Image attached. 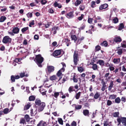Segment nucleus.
<instances>
[{
	"label": "nucleus",
	"mask_w": 126,
	"mask_h": 126,
	"mask_svg": "<svg viewBox=\"0 0 126 126\" xmlns=\"http://www.w3.org/2000/svg\"><path fill=\"white\" fill-rule=\"evenodd\" d=\"M72 106L73 107H75V109L77 110L80 109H81L82 108V106L80 105H76L75 104H73Z\"/></svg>",
	"instance_id": "15"
},
{
	"label": "nucleus",
	"mask_w": 126,
	"mask_h": 126,
	"mask_svg": "<svg viewBox=\"0 0 126 126\" xmlns=\"http://www.w3.org/2000/svg\"><path fill=\"white\" fill-rule=\"evenodd\" d=\"M93 19L90 18H88V23L91 24L92 23Z\"/></svg>",
	"instance_id": "52"
},
{
	"label": "nucleus",
	"mask_w": 126,
	"mask_h": 126,
	"mask_svg": "<svg viewBox=\"0 0 126 126\" xmlns=\"http://www.w3.org/2000/svg\"><path fill=\"white\" fill-rule=\"evenodd\" d=\"M97 64H99L101 66H103L104 65V61L102 60H98L97 62Z\"/></svg>",
	"instance_id": "18"
},
{
	"label": "nucleus",
	"mask_w": 126,
	"mask_h": 126,
	"mask_svg": "<svg viewBox=\"0 0 126 126\" xmlns=\"http://www.w3.org/2000/svg\"><path fill=\"white\" fill-rule=\"evenodd\" d=\"M91 7L92 8H94L96 7V2L94 1H92L91 3Z\"/></svg>",
	"instance_id": "26"
},
{
	"label": "nucleus",
	"mask_w": 126,
	"mask_h": 126,
	"mask_svg": "<svg viewBox=\"0 0 126 126\" xmlns=\"http://www.w3.org/2000/svg\"><path fill=\"white\" fill-rule=\"evenodd\" d=\"M117 53L119 55H121L122 53V49L120 48L118 49Z\"/></svg>",
	"instance_id": "40"
},
{
	"label": "nucleus",
	"mask_w": 126,
	"mask_h": 126,
	"mask_svg": "<svg viewBox=\"0 0 126 126\" xmlns=\"http://www.w3.org/2000/svg\"><path fill=\"white\" fill-rule=\"evenodd\" d=\"M83 113L85 116H89V111L87 110H83Z\"/></svg>",
	"instance_id": "16"
},
{
	"label": "nucleus",
	"mask_w": 126,
	"mask_h": 126,
	"mask_svg": "<svg viewBox=\"0 0 126 126\" xmlns=\"http://www.w3.org/2000/svg\"><path fill=\"white\" fill-rule=\"evenodd\" d=\"M121 101V99L119 97L117 98L116 99H115V103H119Z\"/></svg>",
	"instance_id": "31"
},
{
	"label": "nucleus",
	"mask_w": 126,
	"mask_h": 126,
	"mask_svg": "<svg viewBox=\"0 0 126 126\" xmlns=\"http://www.w3.org/2000/svg\"><path fill=\"white\" fill-rule=\"evenodd\" d=\"M48 12L51 13H53L54 12L52 8L49 9L48 10Z\"/></svg>",
	"instance_id": "57"
},
{
	"label": "nucleus",
	"mask_w": 126,
	"mask_h": 126,
	"mask_svg": "<svg viewBox=\"0 0 126 126\" xmlns=\"http://www.w3.org/2000/svg\"><path fill=\"white\" fill-rule=\"evenodd\" d=\"M25 122V120H24V119H23V118H22V119H21V120H20V123H22V124H24Z\"/></svg>",
	"instance_id": "56"
},
{
	"label": "nucleus",
	"mask_w": 126,
	"mask_h": 126,
	"mask_svg": "<svg viewBox=\"0 0 126 126\" xmlns=\"http://www.w3.org/2000/svg\"><path fill=\"white\" fill-rule=\"evenodd\" d=\"M19 31V29L17 27H16L13 28L12 32L14 34L18 33Z\"/></svg>",
	"instance_id": "20"
},
{
	"label": "nucleus",
	"mask_w": 126,
	"mask_h": 126,
	"mask_svg": "<svg viewBox=\"0 0 126 126\" xmlns=\"http://www.w3.org/2000/svg\"><path fill=\"white\" fill-rule=\"evenodd\" d=\"M106 87V85L105 84V83H104L103 84V86L102 87L101 89V90L102 91H104V90L105 89Z\"/></svg>",
	"instance_id": "51"
},
{
	"label": "nucleus",
	"mask_w": 126,
	"mask_h": 126,
	"mask_svg": "<svg viewBox=\"0 0 126 126\" xmlns=\"http://www.w3.org/2000/svg\"><path fill=\"white\" fill-rule=\"evenodd\" d=\"M73 87L72 86H71L69 87L68 89V91L70 93H71L73 91Z\"/></svg>",
	"instance_id": "50"
},
{
	"label": "nucleus",
	"mask_w": 126,
	"mask_h": 126,
	"mask_svg": "<svg viewBox=\"0 0 126 126\" xmlns=\"http://www.w3.org/2000/svg\"><path fill=\"white\" fill-rule=\"evenodd\" d=\"M61 51L60 50H55L53 53V56L55 57L61 55Z\"/></svg>",
	"instance_id": "5"
},
{
	"label": "nucleus",
	"mask_w": 126,
	"mask_h": 126,
	"mask_svg": "<svg viewBox=\"0 0 126 126\" xmlns=\"http://www.w3.org/2000/svg\"><path fill=\"white\" fill-rule=\"evenodd\" d=\"M96 18L97 21V22H102L103 21L102 20L100 16H97Z\"/></svg>",
	"instance_id": "30"
},
{
	"label": "nucleus",
	"mask_w": 126,
	"mask_h": 126,
	"mask_svg": "<svg viewBox=\"0 0 126 126\" xmlns=\"http://www.w3.org/2000/svg\"><path fill=\"white\" fill-rule=\"evenodd\" d=\"M73 58L74 64L76 65L78 63V62L79 61L78 53L77 51H75L74 52Z\"/></svg>",
	"instance_id": "3"
},
{
	"label": "nucleus",
	"mask_w": 126,
	"mask_h": 126,
	"mask_svg": "<svg viewBox=\"0 0 126 126\" xmlns=\"http://www.w3.org/2000/svg\"><path fill=\"white\" fill-rule=\"evenodd\" d=\"M34 25V21L33 20H32L30 22L29 26L30 27H31L32 26Z\"/></svg>",
	"instance_id": "43"
},
{
	"label": "nucleus",
	"mask_w": 126,
	"mask_h": 126,
	"mask_svg": "<svg viewBox=\"0 0 126 126\" xmlns=\"http://www.w3.org/2000/svg\"><path fill=\"white\" fill-rule=\"evenodd\" d=\"M45 106V103H42L39 105L38 111H42L44 109Z\"/></svg>",
	"instance_id": "6"
},
{
	"label": "nucleus",
	"mask_w": 126,
	"mask_h": 126,
	"mask_svg": "<svg viewBox=\"0 0 126 126\" xmlns=\"http://www.w3.org/2000/svg\"><path fill=\"white\" fill-rule=\"evenodd\" d=\"M114 85L113 81H110V85L108 87V90L109 91H111L112 87H113Z\"/></svg>",
	"instance_id": "19"
},
{
	"label": "nucleus",
	"mask_w": 126,
	"mask_h": 126,
	"mask_svg": "<svg viewBox=\"0 0 126 126\" xmlns=\"http://www.w3.org/2000/svg\"><path fill=\"white\" fill-rule=\"evenodd\" d=\"M121 100L122 101L125 102L126 101V98L124 97H123L121 98Z\"/></svg>",
	"instance_id": "62"
},
{
	"label": "nucleus",
	"mask_w": 126,
	"mask_h": 126,
	"mask_svg": "<svg viewBox=\"0 0 126 126\" xmlns=\"http://www.w3.org/2000/svg\"><path fill=\"white\" fill-rule=\"evenodd\" d=\"M48 72L50 73L52 72L54 70V67L52 66H48L47 67Z\"/></svg>",
	"instance_id": "8"
},
{
	"label": "nucleus",
	"mask_w": 126,
	"mask_h": 126,
	"mask_svg": "<svg viewBox=\"0 0 126 126\" xmlns=\"http://www.w3.org/2000/svg\"><path fill=\"white\" fill-rule=\"evenodd\" d=\"M46 125L47 124L46 122L42 120H41L37 124V126H46Z\"/></svg>",
	"instance_id": "10"
},
{
	"label": "nucleus",
	"mask_w": 126,
	"mask_h": 126,
	"mask_svg": "<svg viewBox=\"0 0 126 126\" xmlns=\"http://www.w3.org/2000/svg\"><path fill=\"white\" fill-rule=\"evenodd\" d=\"M122 41L121 38L120 36H116L114 39V41L116 43H118Z\"/></svg>",
	"instance_id": "7"
},
{
	"label": "nucleus",
	"mask_w": 126,
	"mask_h": 126,
	"mask_svg": "<svg viewBox=\"0 0 126 126\" xmlns=\"http://www.w3.org/2000/svg\"><path fill=\"white\" fill-rule=\"evenodd\" d=\"M82 2V0H76L74 4L76 6H77L81 3Z\"/></svg>",
	"instance_id": "11"
},
{
	"label": "nucleus",
	"mask_w": 126,
	"mask_h": 126,
	"mask_svg": "<svg viewBox=\"0 0 126 126\" xmlns=\"http://www.w3.org/2000/svg\"><path fill=\"white\" fill-rule=\"evenodd\" d=\"M118 19L116 17L113 18L112 19V22L114 23H116L118 22Z\"/></svg>",
	"instance_id": "27"
},
{
	"label": "nucleus",
	"mask_w": 126,
	"mask_h": 126,
	"mask_svg": "<svg viewBox=\"0 0 126 126\" xmlns=\"http://www.w3.org/2000/svg\"><path fill=\"white\" fill-rule=\"evenodd\" d=\"M63 65V67L60 70H59L57 72L56 75L59 78V79L57 80V81H59L62 78V72H64V68L66 66L65 64L63 63H61Z\"/></svg>",
	"instance_id": "2"
},
{
	"label": "nucleus",
	"mask_w": 126,
	"mask_h": 126,
	"mask_svg": "<svg viewBox=\"0 0 126 126\" xmlns=\"http://www.w3.org/2000/svg\"><path fill=\"white\" fill-rule=\"evenodd\" d=\"M59 28L58 27H54L52 28L51 32L52 33H53L54 34H55L56 33V30H59Z\"/></svg>",
	"instance_id": "12"
},
{
	"label": "nucleus",
	"mask_w": 126,
	"mask_h": 126,
	"mask_svg": "<svg viewBox=\"0 0 126 126\" xmlns=\"http://www.w3.org/2000/svg\"><path fill=\"white\" fill-rule=\"evenodd\" d=\"M42 103L39 99H36L35 101V103L36 105H40Z\"/></svg>",
	"instance_id": "25"
},
{
	"label": "nucleus",
	"mask_w": 126,
	"mask_h": 126,
	"mask_svg": "<svg viewBox=\"0 0 126 126\" xmlns=\"http://www.w3.org/2000/svg\"><path fill=\"white\" fill-rule=\"evenodd\" d=\"M26 15L28 18H31L32 16V13H29L26 14Z\"/></svg>",
	"instance_id": "48"
},
{
	"label": "nucleus",
	"mask_w": 126,
	"mask_h": 126,
	"mask_svg": "<svg viewBox=\"0 0 126 126\" xmlns=\"http://www.w3.org/2000/svg\"><path fill=\"white\" fill-rule=\"evenodd\" d=\"M28 29V27H25L22 28L21 30V31L22 32H24Z\"/></svg>",
	"instance_id": "49"
},
{
	"label": "nucleus",
	"mask_w": 126,
	"mask_h": 126,
	"mask_svg": "<svg viewBox=\"0 0 126 126\" xmlns=\"http://www.w3.org/2000/svg\"><path fill=\"white\" fill-rule=\"evenodd\" d=\"M73 80L74 82H77L78 81L77 79L75 78V76H74L73 78Z\"/></svg>",
	"instance_id": "63"
},
{
	"label": "nucleus",
	"mask_w": 126,
	"mask_h": 126,
	"mask_svg": "<svg viewBox=\"0 0 126 126\" xmlns=\"http://www.w3.org/2000/svg\"><path fill=\"white\" fill-rule=\"evenodd\" d=\"M101 45L102 46L106 47L108 45V43L107 41H104L101 44Z\"/></svg>",
	"instance_id": "32"
},
{
	"label": "nucleus",
	"mask_w": 126,
	"mask_h": 126,
	"mask_svg": "<svg viewBox=\"0 0 126 126\" xmlns=\"http://www.w3.org/2000/svg\"><path fill=\"white\" fill-rule=\"evenodd\" d=\"M35 97L34 96L32 95L30 96L29 98V100L30 101H33L35 99Z\"/></svg>",
	"instance_id": "41"
},
{
	"label": "nucleus",
	"mask_w": 126,
	"mask_h": 126,
	"mask_svg": "<svg viewBox=\"0 0 126 126\" xmlns=\"http://www.w3.org/2000/svg\"><path fill=\"white\" fill-rule=\"evenodd\" d=\"M84 16L83 14H81L80 16L78 18V19L79 20H81Z\"/></svg>",
	"instance_id": "55"
},
{
	"label": "nucleus",
	"mask_w": 126,
	"mask_h": 126,
	"mask_svg": "<svg viewBox=\"0 0 126 126\" xmlns=\"http://www.w3.org/2000/svg\"><path fill=\"white\" fill-rule=\"evenodd\" d=\"M11 41V39L8 36L4 37L2 40L3 42L5 43L10 42Z\"/></svg>",
	"instance_id": "4"
},
{
	"label": "nucleus",
	"mask_w": 126,
	"mask_h": 126,
	"mask_svg": "<svg viewBox=\"0 0 126 126\" xmlns=\"http://www.w3.org/2000/svg\"><path fill=\"white\" fill-rule=\"evenodd\" d=\"M59 92H55L54 94H52L53 96H54L55 98H57L58 96L59 95Z\"/></svg>",
	"instance_id": "29"
},
{
	"label": "nucleus",
	"mask_w": 126,
	"mask_h": 126,
	"mask_svg": "<svg viewBox=\"0 0 126 126\" xmlns=\"http://www.w3.org/2000/svg\"><path fill=\"white\" fill-rule=\"evenodd\" d=\"M25 119L27 121H29L30 118L29 116L28 115L26 114L25 116Z\"/></svg>",
	"instance_id": "45"
},
{
	"label": "nucleus",
	"mask_w": 126,
	"mask_h": 126,
	"mask_svg": "<svg viewBox=\"0 0 126 126\" xmlns=\"http://www.w3.org/2000/svg\"><path fill=\"white\" fill-rule=\"evenodd\" d=\"M31 106L30 104H28L25 105L24 107V110H28Z\"/></svg>",
	"instance_id": "33"
},
{
	"label": "nucleus",
	"mask_w": 126,
	"mask_h": 126,
	"mask_svg": "<svg viewBox=\"0 0 126 126\" xmlns=\"http://www.w3.org/2000/svg\"><path fill=\"white\" fill-rule=\"evenodd\" d=\"M12 108H11L10 110L8 108H6L3 110V112L4 114H7L11 111L12 109Z\"/></svg>",
	"instance_id": "23"
},
{
	"label": "nucleus",
	"mask_w": 126,
	"mask_h": 126,
	"mask_svg": "<svg viewBox=\"0 0 126 126\" xmlns=\"http://www.w3.org/2000/svg\"><path fill=\"white\" fill-rule=\"evenodd\" d=\"M84 36H81L77 40V42L76 44L77 45L79 44L80 43L81 41L84 40Z\"/></svg>",
	"instance_id": "13"
},
{
	"label": "nucleus",
	"mask_w": 126,
	"mask_h": 126,
	"mask_svg": "<svg viewBox=\"0 0 126 126\" xmlns=\"http://www.w3.org/2000/svg\"><path fill=\"white\" fill-rule=\"evenodd\" d=\"M112 104V102L110 100H108L107 102V105L108 106Z\"/></svg>",
	"instance_id": "60"
},
{
	"label": "nucleus",
	"mask_w": 126,
	"mask_h": 126,
	"mask_svg": "<svg viewBox=\"0 0 126 126\" xmlns=\"http://www.w3.org/2000/svg\"><path fill=\"white\" fill-rule=\"evenodd\" d=\"M6 19V17L5 16H2L0 17V22H3Z\"/></svg>",
	"instance_id": "22"
},
{
	"label": "nucleus",
	"mask_w": 126,
	"mask_h": 126,
	"mask_svg": "<svg viewBox=\"0 0 126 126\" xmlns=\"http://www.w3.org/2000/svg\"><path fill=\"white\" fill-rule=\"evenodd\" d=\"M81 93L80 92H79L76 95L75 97L77 99H78L80 96Z\"/></svg>",
	"instance_id": "38"
},
{
	"label": "nucleus",
	"mask_w": 126,
	"mask_h": 126,
	"mask_svg": "<svg viewBox=\"0 0 126 126\" xmlns=\"http://www.w3.org/2000/svg\"><path fill=\"white\" fill-rule=\"evenodd\" d=\"M73 13V12H70L66 14V17L69 18H72L74 17Z\"/></svg>",
	"instance_id": "9"
},
{
	"label": "nucleus",
	"mask_w": 126,
	"mask_h": 126,
	"mask_svg": "<svg viewBox=\"0 0 126 126\" xmlns=\"http://www.w3.org/2000/svg\"><path fill=\"white\" fill-rule=\"evenodd\" d=\"M71 126H76V123L74 121L71 123Z\"/></svg>",
	"instance_id": "64"
},
{
	"label": "nucleus",
	"mask_w": 126,
	"mask_h": 126,
	"mask_svg": "<svg viewBox=\"0 0 126 126\" xmlns=\"http://www.w3.org/2000/svg\"><path fill=\"white\" fill-rule=\"evenodd\" d=\"M108 6V5L107 4H105L101 5L99 7L100 10H102L106 8Z\"/></svg>",
	"instance_id": "17"
},
{
	"label": "nucleus",
	"mask_w": 126,
	"mask_h": 126,
	"mask_svg": "<svg viewBox=\"0 0 126 126\" xmlns=\"http://www.w3.org/2000/svg\"><path fill=\"white\" fill-rule=\"evenodd\" d=\"M79 8L80 10H84L85 8L84 5H81L79 6Z\"/></svg>",
	"instance_id": "46"
},
{
	"label": "nucleus",
	"mask_w": 126,
	"mask_h": 126,
	"mask_svg": "<svg viewBox=\"0 0 126 126\" xmlns=\"http://www.w3.org/2000/svg\"><path fill=\"white\" fill-rule=\"evenodd\" d=\"M113 61L114 63L117 64L120 62V60L119 58L114 59H113Z\"/></svg>",
	"instance_id": "24"
},
{
	"label": "nucleus",
	"mask_w": 126,
	"mask_h": 126,
	"mask_svg": "<svg viewBox=\"0 0 126 126\" xmlns=\"http://www.w3.org/2000/svg\"><path fill=\"white\" fill-rule=\"evenodd\" d=\"M34 60L39 67H41L42 65L41 63L43 61V58L41 56V55L39 54L37 55Z\"/></svg>",
	"instance_id": "1"
},
{
	"label": "nucleus",
	"mask_w": 126,
	"mask_h": 126,
	"mask_svg": "<svg viewBox=\"0 0 126 126\" xmlns=\"http://www.w3.org/2000/svg\"><path fill=\"white\" fill-rule=\"evenodd\" d=\"M78 70L80 72H81L84 70V68L81 67H78Z\"/></svg>",
	"instance_id": "37"
},
{
	"label": "nucleus",
	"mask_w": 126,
	"mask_h": 126,
	"mask_svg": "<svg viewBox=\"0 0 126 126\" xmlns=\"http://www.w3.org/2000/svg\"><path fill=\"white\" fill-rule=\"evenodd\" d=\"M124 25L123 23H121L119 25V26L118 28V30H121L124 28Z\"/></svg>",
	"instance_id": "28"
},
{
	"label": "nucleus",
	"mask_w": 126,
	"mask_h": 126,
	"mask_svg": "<svg viewBox=\"0 0 126 126\" xmlns=\"http://www.w3.org/2000/svg\"><path fill=\"white\" fill-rule=\"evenodd\" d=\"M15 78L14 77V76H12L11 77V81L13 82H15Z\"/></svg>",
	"instance_id": "53"
},
{
	"label": "nucleus",
	"mask_w": 126,
	"mask_h": 126,
	"mask_svg": "<svg viewBox=\"0 0 126 126\" xmlns=\"http://www.w3.org/2000/svg\"><path fill=\"white\" fill-rule=\"evenodd\" d=\"M39 38V36L38 35L36 34L34 36V38L35 40H38Z\"/></svg>",
	"instance_id": "61"
},
{
	"label": "nucleus",
	"mask_w": 126,
	"mask_h": 126,
	"mask_svg": "<svg viewBox=\"0 0 126 126\" xmlns=\"http://www.w3.org/2000/svg\"><path fill=\"white\" fill-rule=\"evenodd\" d=\"M71 38L72 40H73L74 41V42L76 43L77 42V38L76 35H71Z\"/></svg>",
	"instance_id": "21"
},
{
	"label": "nucleus",
	"mask_w": 126,
	"mask_h": 126,
	"mask_svg": "<svg viewBox=\"0 0 126 126\" xmlns=\"http://www.w3.org/2000/svg\"><path fill=\"white\" fill-rule=\"evenodd\" d=\"M122 124L123 125L126 126V118L124 117L123 120Z\"/></svg>",
	"instance_id": "47"
},
{
	"label": "nucleus",
	"mask_w": 126,
	"mask_h": 126,
	"mask_svg": "<svg viewBox=\"0 0 126 126\" xmlns=\"http://www.w3.org/2000/svg\"><path fill=\"white\" fill-rule=\"evenodd\" d=\"M47 2V1L46 0H41V3L42 4H45Z\"/></svg>",
	"instance_id": "54"
},
{
	"label": "nucleus",
	"mask_w": 126,
	"mask_h": 126,
	"mask_svg": "<svg viewBox=\"0 0 126 126\" xmlns=\"http://www.w3.org/2000/svg\"><path fill=\"white\" fill-rule=\"evenodd\" d=\"M22 59H16L14 60V62L17 63L18 64H20V63H19L18 62H20Z\"/></svg>",
	"instance_id": "44"
},
{
	"label": "nucleus",
	"mask_w": 126,
	"mask_h": 126,
	"mask_svg": "<svg viewBox=\"0 0 126 126\" xmlns=\"http://www.w3.org/2000/svg\"><path fill=\"white\" fill-rule=\"evenodd\" d=\"M50 79L51 80L53 81L55 80L57 82V80L58 79L56 75H53L50 77Z\"/></svg>",
	"instance_id": "14"
},
{
	"label": "nucleus",
	"mask_w": 126,
	"mask_h": 126,
	"mask_svg": "<svg viewBox=\"0 0 126 126\" xmlns=\"http://www.w3.org/2000/svg\"><path fill=\"white\" fill-rule=\"evenodd\" d=\"M124 117L119 118L117 119V120L118 122L120 124L121 122L122 123Z\"/></svg>",
	"instance_id": "34"
},
{
	"label": "nucleus",
	"mask_w": 126,
	"mask_h": 126,
	"mask_svg": "<svg viewBox=\"0 0 126 126\" xmlns=\"http://www.w3.org/2000/svg\"><path fill=\"white\" fill-rule=\"evenodd\" d=\"M116 97V95L112 94L110 95V98L111 99H115Z\"/></svg>",
	"instance_id": "42"
},
{
	"label": "nucleus",
	"mask_w": 126,
	"mask_h": 126,
	"mask_svg": "<svg viewBox=\"0 0 126 126\" xmlns=\"http://www.w3.org/2000/svg\"><path fill=\"white\" fill-rule=\"evenodd\" d=\"M93 65L92 68L94 70H96L97 69V66L96 64H92Z\"/></svg>",
	"instance_id": "35"
},
{
	"label": "nucleus",
	"mask_w": 126,
	"mask_h": 126,
	"mask_svg": "<svg viewBox=\"0 0 126 126\" xmlns=\"http://www.w3.org/2000/svg\"><path fill=\"white\" fill-rule=\"evenodd\" d=\"M100 47L99 46H97L95 47V49L97 51H98L100 49Z\"/></svg>",
	"instance_id": "58"
},
{
	"label": "nucleus",
	"mask_w": 126,
	"mask_h": 126,
	"mask_svg": "<svg viewBox=\"0 0 126 126\" xmlns=\"http://www.w3.org/2000/svg\"><path fill=\"white\" fill-rule=\"evenodd\" d=\"M100 95L99 93L97 92L94 95V98L95 99H97L98 98L99 96Z\"/></svg>",
	"instance_id": "36"
},
{
	"label": "nucleus",
	"mask_w": 126,
	"mask_h": 126,
	"mask_svg": "<svg viewBox=\"0 0 126 126\" xmlns=\"http://www.w3.org/2000/svg\"><path fill=\"white\" fill-rule=\"evenodd\" d=\"M119 113L118 112H115L113 113V117H117L118 116Z\"/></svg>",
	"instance_id": "39"
},
{
	"label": "nucleus",
	"mask_w": 126,
	"mask_h": 126,
	"mask_svg": "<svg viewBox=\"0 0 126 126\" xmlns=\"http://www.w3.org/2000/svg\"><path fill=\"white\" fill-rule=\"evenodd\" d=\"M58 122L59 123L62 125L63 124V121L62 119H60L58 120Z\"/></svg>",
	"instance_id": "59"
}]
</instances>
